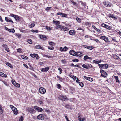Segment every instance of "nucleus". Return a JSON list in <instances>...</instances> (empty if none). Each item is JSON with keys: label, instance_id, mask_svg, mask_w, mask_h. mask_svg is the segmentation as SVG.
Returning a JSON list of instances; mask_svg holds the SVG:
<instances>
[{"label": "nucleus", "instance_id": "f257e3e1", "mask_svg": "<svg viewBox=\"0 0 121 121\" xmlns=\"http://www.w3.org/2000/svg\"><path fill=\"white\" fill-rule=\"evenodd\" d=\"M58 98L62 101L67 100H68L65 95H60Z\"/></svg>", "mask_w": 121, "mask_h": 121}, {"label": "nucleus", "instance_id": "f03ea898", "mask_svg": "<svg viewBox=\"0 0 121 121\" xmlns=\"http://www.w3.org/2000/svg\"><path fill=\"white\" fill-rule=\"evenodd\" d=\"M100 72L101 73V75L102 77H105L107 76V73L105 72L104 70L101 69L100 70Z\"/></svg>", "mask_w": 121, "mask_h": 121}, {"label": "nucleus", "instance_id": "7ed1b4c3", "mask_svg": "<svg viewBox=\"0 0 121 121\" xmlns=\"http://www.w3.org/2000/svg\"><path fill=\"white\" fill-rule=\"evenodd\" d=\"M104 6L105 7H110L111 6V4L110 3L108 2V1H105L103 2Z\"/></svg>", "mask_w": 121, "mask_h": 121}, {"label": "nucleus", "instance_id": "20e7f679", "mask_svg": "<svg viewBox=\"0 0 121 121\" xmlns=\"http://www.w3.org/2000/svg\"><path fill=\"white\" fill-rule=\"evenodd\" d=\"M39 92L41 94H44L46 92V90L43 87H41L39 89Z\"/></svg>", "mask_w": 121, "mask_h": 121}, {"label": "nucleus", "instance_id": "39448f33", "mask_svg": "<svg viewBox=\"0 0 121 121\" xmlns=\"http://www.w3.org/2000/svg\"><path fill=\"white\" fill-rule=\"evenodd\" d=\"M101 25L102 27H104L105 28L108 30H110L112 28V27H111L104 23L102 24Z\"/></svg>", "mask_w": 121, "mask_h": 121}, {"label": "nucleus", "instance_id": "423d86ee", "mask_svg": "<svg viewBox=\"0 0 121 121\" xmlns=\"http://www.w3.org/2000/svg\"><path fill=\"white\" fill-rule=\"evenodd\" d=\"M12 83L16 87L18 88H19L20 87V85L18 83H16L14 80H12Z\"/></svg>", "mask_w": 121, "mask_h": 121}, {"label": "nucleus", "instance_id": "0eeeda50", "mask_svg": "<svg viewBox=\"0 0 121 121\" xmlns=\"http://www.w3.org/2000/svg\"><path fill=\"white\" fill-rule=\"evenodd\" d=\"M37 118L39 120H43L44 119V116L42 114H40L37 116Z\"/></svg>", "mask_w": 121, "mask_h": 121}, {"label": "nucleus", "instance_id": "6e6552de", "mask_svg": "<svg viewBox=\"0 0 121 121\" xmlns=\"http://www.w3.org/2000/svg\"><path fill=\"white\" fill-rule=\"evenodd\" d=\"M49 68L48 67H46L42 68L41 69V71L43 72H47L49 69Z\"/></svg>", "mask_w": 121, "mask_h": 121}, {"label": "nucleus", "instance_id": "1a4fd4ad", "mask_svg": "<svg viewBox=\"0 0 121 121\" xmlns=\"http://www.w3.org/2000/svg\"><path fill=\"white\" fill-rule=\"evenodd\" d=\"M34 108L38 112H41L43 110V109L41 108L38 107L37 106L34 107Z\"/></svg>", "mask_w": 121, "mask_h": 121}, {"label": "nucleus", "instance_id": "9d476101", "mask_svg": "<svg viewBox=\"0 0 121 121\" xmlns=\"http://www.w3.org/2000/svg\"><path fill=\"white\" fill-rule=\"evenodd\" d=\"M76 55L77 56H78L80 57H81L82 56V53L81 52H76Z\"/></svg>", "mask_w": 121, "mask_h": 121}, {"label": "nucleus", "instance_id": "9b49d317", "mask_svg": "<svg viewBox=\"0 0 121 121\" xmlns=\"http://www.w3.org/2000/svg\"><path fill=\"white\" fill-rule=\"evenodd\" d=\"M100 39L104 40L106 42H108V39L106 37L104 36H102L101 37Z\"/></svg>", "mask_w": 121, "mask_h": 121}, {"label": "nucleus", "instance_id": "f8f14e48", "mask_svg": "<svg viewBox=\"0 0 121 121\" xmlns=\"http://www.w3.org/2000/svg\"><path fill=\"white\" fill-rule=\"evenodd\" d=\"M60 29L62 30L63 31H67L69 30L68 28L65 27L61 25Z\"/></svg>", "mask_w": 121, "mask_h": 121}, {"label": "nucleus", "instance_id": "ddd939ff", "mask_svg": "<svg viewBox=\"0 0 121 121\" xmlns=\"http://www.w3.org/2000/svg\"><path fill=\"white\" fill-rule=\"evenodd\" d=\"M69 53L70 55L77 56L76 55V52L74 51L73 50H71L69 51Z\"/></svg>", "mask_w": 121, "mask_h": 121}, {"label": "nucleus", "instance_id": "4468645a", "mask_svg": "<svg viewBox=\"0 0 121 121\" xmlns=\"http://www.w3.org/2000/svg\"><path fill=\"white\" fill-rule=\"evenodd\" d=\"M35 48L37 49L39 48L42 50H44V48L42 46L40 45H37L35 46Z\"/></svg>", "mask_w": 121, "mask_h": 121}, {"label": "nucleus", "instance_id": "2eb2a0df", "mask_svg": "<svg viewBox=\"0 0 121 121\" xmlns=\"http://www.w3.org/2000/svg\"><path fill=\"white\" fill-rule=\"evenodd\" d=\"M84 78L85 79H86L87 80H88L90 81H93V78H91L87 77L86 76H84Z\"/></svg>", "mask_w": 121, "mask_h": 121}, {"label": "nucleus", "instance_id": "dca6fc26", "mask_svg": "<svg viewBox=\"0 0 121 121\" xmlns=\"http://www.w3.org/2000/svg\"><path fill=\"white\" fill-rule=\"evenodd\" d=\"M14 18L17 22L19 21L20 20V17L17 15H16V16Z\"/></svg>", "mask_w": 121, "mask_h": 121}, {"label": "nucleus", "instance_id": "f3484780", "mask_svg": "<svg viewBox=\"0 0 121 121\" xmlns=\"http://www.w3.org/2000/svg\"><path fill=\"white\" fill-rule=\"evenodd\" d=\"M29 112L31 113H34L35 112V111L34 109L32 108H30L29 110Z\"/></svg>", "mask_w": 121, "mask_h": 121}, {"label": "nucleus", "instance_id": "a211bd4d", "mask_svg": "<svg viewBox=\"0 0 121 121\" xmlns=\"http://www.w3.org/2000/svg\"><path fill=\"white\" fill-rule=\"evenodd\" d=\"M69 33L71 35H74L75 33V32L74 30H71L69 31Z\"/></svg>", "mask_w": 121, "mask_h": 121}, {"label": "nucleus", "instance_id": "6ab92c4d", "mask_svg": "<svg viewBox=\"0 0 121 121\" xmlns=\"http://www.w3.org/2000/svg\"><path fill=\"white\" fill-rule=\"evenodd\" d=\"M84 60H86L87 59H89L91 60L92 59L91 57H88L87 55H85L84 57Z\"/></svg>", "mask_w": 121, "mask_h": 121}, {"label": "nucleus", "instance_id": "aec40b11", "mask_svg": "<svg viewBox=\"0 0 121 121\" xmlns=\"http://www.w3.org/2000/svg\"><path fill=\"white\" fill-rule=\"evenodd\" d=\"M40 38L42 39H43L44 40H46V37L44 35H40Z\"/></svg>", "mask_w": 121, "mask_h": 121}, {"label": "nucleus", "instance_id": "412c9836", "mask_svg": "<svg viewBox=\"0 0 121 121\" xmlns=\"http://www.w3.org/2000/svg\"><path fill=\"white\" fill-rule=\"evenodd\" d=\"M5 20L7 22H12V23H13V21L10 18H8L7 17H6L5 18Z\"/></svg>", "mask_w": 121, "mask_h": 121}, {"label": "nucleus", "instance_id": "4be33fe9", "mask_svg": "<svg viewBox=\"0 0 121 121\" xmlns=\"http://www.w3.org/2000/svg\"><path fill=\"white\" fill-rule=\"evenodd\" d=\"M114 78L116 80V82H117L118 83H120V82L118 80V76H114Z\"/></svg>", "mask_w": 121, "mask_h": 121}, {"label": "nucleus", "instance_id": "5701e85b", "mask_svg": "<svg viewBox=\"0 0 121 121\" xmlns=\"http://www.w3.org/2000/svg\"><path fill=\"white\" fill-rule=\"evenodd\" d=\"M53 23L55 24L59 25L60 24L59 21H58L53 20Z\"/></svg>", "mask_w": 121, "mask_h": 121}, {"label": "nucleus", "instance_id": "b1692460", "mask_svg": "<svg viewBox=\"0 0 121 121\" xmlns=\"http://www.w3.org/2000/svg\"><path fill=\"white\" fill-rule=\"evenodd\" d=\"M108 67V65L107 64H103V69H106Z\"/></svg>", "mask_w": 121, "mask_h": 121}, {"label": "nucleus", "instance_id": "393cba45", "mask_svg": "<svg viewBox=\"0 0 121 121\" xmlns=\"http://www.w3.org/2000/svg\"><path fill=\"white\" fill-rule=\"evenodd\" d=\"M21 57L23 59H28V57L25 55H22L21 56Z\"/></svg>", "mask_w": 121, "mask_h": 121}, {"label": "nucleus", "instance_id": "a878e982", "mask_svg": "<svg viewBox=\"0 0 121 121\" xmlns=\"http://www.w3.org/2000/svg\"><path fill=\"white\" fill-rule=\"evenodd\" d=\"M109 17H111L113 18H114L115 19H117V18L116 17L114 16V15L112 14H110L109 15Z\"/></svg>", "mask_w": 121, "mask_h": 121}, {"label": "nucleus", "instance_id": "bb28decb", "mask_svg": "<svg viewBox=\"0 0 121 121\" xmlns=\"http://www.w3.org/2000/svg\"><path fill=\"white\" fill-rule=\"evenodd\" d=\"M87 67H88V68L87 69H88L89 68H91L92 67V65L90 64H88L86 65Z\"/></svg>", "mask_w": 121, "mask_h": 121}, {"label": "nucleus", "instance_id": "cd10ccee", "mask_svg": "<svg viewBox=\"0 0 121 121\" xmlns=\"http://www.w3.org/2000/svg\"><path fill=\"white\" fill-rule=\"evenodd\" d=\"M9 31L10 32H12L13 33H14L15 32V30L13 28L11 29H9Z\"/></svg>", "mask_w": 121, "mask_h": 121}, {"label": "nucleus", "instance_id": "c85d7f7f", "mask_svg": "<svg viewBox=\"0 0 121 121\" xmlns=\"http://www.w3.org/2000/svg\"><path fill=\"white\" fill-rule=\"evenodd\" d=\"M10 108L13 111L16 108L14 106L12 105H11L10 106Z\"/></svg>", "mask_w": 121, "mask_h": 121}, {"label": "nucleus", "instance_id": "c756f323", "mask_svg": "<svg viewBox=\"0 0 121 121\" xmlns=\"http://www.w3.org/2000/svg\"><path fill=\"white\" fill-rule=\"evenodd\" d=\"M6 65H7L9 66L11 68H12V67H13L11 65V64H10V63H9V62H7L6 63Z\"/></svg>", "mask_w": 121, "mask_h": 121}, {"label": "nucleus", "instance_id": "7c9ffc66", "mask_svg": "<svg viewBox=\"0 0 121 121\" xmlns=\"http://www.w3.org/2000/svg\"><path fill=\"white\" fill-rule=\"evenodd\" d=\"M13 112L14 114L17 115V114L18 113L17 112V109L16 108L13 111Z\"/></svg>", "mask_w": 121, "mask_h": 121}, {"label": "nucleus", "instance_id": "2f4dec72", "mask_svg": "<svg viewBox=\"0 0 121 121\" xmlns=\"http://www.w3.org/2000/svg\"><path fill=\"white\" fill-rule=\"evenodd\" d=\"M46 28L48 30L50 31L52 29V27H48V26H46Z\"/></svg>", "mask_w": 121, "mask_h": 121}, {"label": "nucleus", "instance_id": "473e14b6", "mask_svg": "<svg viewBox=\"0 0 121 121\" xmlns=\"http://www.w3.org/2000/svg\"><path fill=\"white\" fill-rule=\"evenodd\" d=\"M57 77L58 79L60 81H62L63 80V78H61L59 76H57Z\"/></svg>", "mask_w": 121, "mask_h": 121}, {"label": "nucleus", "instance_id": "72a5a7b5", "mask_svg": "<svg viewBox=\"0 0 121 121\" xmlns=\"http://www.w3.org/2000/svg\"><path fill=\"white\" fill-rule=\"evenodd\" d=\"M61 25H56L55 26V28L57 29L59 28L60 29V28L61 27Z\"/></svg>", "mask_w": 121, "mask_h": 121}, {"label": "nucleus", "instance_id": "f704fd0d", "mask_svg": "<svg viewBox=\"0 0 121 121\" xmlns=\"http://www.w3.org/2000/svg\"><path fill=\"white\" fill-rule=\"evenodd\" d=\"M81 4L84 6L85 7H86V4L85 2H82V1H81Z\"/></svg>", "mask_w": 121, "mask_h": 121}, {"label": "nucleus", "instance_id": "c9c22d12", "mask_svg": "<svg viewBox=\"0 0 121 121\" xmlns=\"http://www.w3.org/2000/svg\"><path fill=\"white\" fill-rule=\"evenodd\" d=\"M27 41L30 44H31L32 43V40L30 39H28L27 40Z\"/></svg>", "mask_w": 121, "mask_h": 121}, {"label": "nucleus", "instance_id": "e433bc0d", "mask_svg": "<svg viewBox=\"0 0 121 121\" xmlns=\"http://www.w3.org/2000/svg\"><path fill=\"white\" fill-rule=\"evenodd\" d=\"M80 86L81 87H83L84 86V84L82 82H78Z\"/></svg>", "mask_w": 121, "mask_h": 121}, {"label": "nucleus", "instance_id": "4c0bfd02", "mask_svg": "<svg viewBox=\"0 0 121 121\" xmlns=\"http://www.w3.org/2000/svg\"><path fill=\"white\" fill-rule=\"evenodd\" d=\"M35 26V24L32 23L29 26V27L30 28H32L34 27Z\"/></svg>", "mask_w": 121, "mask_h": 121}, {"label": "nucleus", "instance_id": "58836bf2", "mask_svg": "<svg viewBox=\"0 0 121 121\" xmlns=\"http://www.w3.org/2000/svg\"><path fill=\"white\" fill-rule=\"evenodd\" d=\"M76 20L78 22H80L81 21V19L78 17H77L76 18Z\"/></svg>", "mask_w": 121, "mask_h": 121}, {"label": "nucleus", "instance_id": "ea45409f", "mask_svg": "<svg viewBox=\"0 0 121 121\" xmlns=\"http://www.w3.org/2000/svg\"><path fill=\"white\" fill-rule=\"evenodd\" d=\"M93 62L94 63H95L96 64L99 63V62H98V61L96 60H93Z\"/></svg>", "mask_w": 121, "mask_h": 121}, {"label": "nucleus", "instance_id": "a19ab883", "mask_svg": "<svg viewBox=\"0 0 121 121\" xmlns=\"http://www.w3.org/2000/svg\"><path fill=\"white\" fill-rule=\"evenodd\" d=\"M82 66L83 67L86 68V69H87L88 68V67H87L86 65L84 64L82 65Z\"/></svg>", "mask_w": 121, "mask_h": 121}, {"label": "nucleus", "instance_id": "79ce46f5", "mask_svg": "<svg viewBox=\"0 0 121 121\" xmlns=\"http://www.w3.org/2000/svg\"><path fill=\"white\" fill-rule=\"evenodd\" d=\"M98 65L99 66V67L100 69L103 68V64H99Z\"/></svg>", "mask_w": 121, "mask_h": 121}, {"label": "nucleus", "instance_id": "37998d69", "mask_svg": "<svg viewBox=\"0 0 121 121\" xmlns=\"http://www.w3.org/2000/svg\"><path fill=\"white\" fill-rule=\"evenodd\" d=\"M48 48L50 49L51 50H53L54 49V48L52 46L49 47L48 46Z\"/></svg>", "mask_w": 121, "mask_h": 121}, {"label": "nucleus", "instance_id": "c03bdc74", "mask_svg": "<svg viewBox=\"0 0 121 121\" xmlns=\"http://www.w3.org/2000/svg\"><path fill=\"white\" fill-rule=\"evenodd\" d=\"M35 54H30V56L34 58L35 57Z\"/></svg>", "mask_w": 121, "mask_h": 121}, {"label": "nucleus", "instance_id": "a18cd8bd", "mask_svg": "<svg viewBox=\"0 0 121 121\" xmlns=\"http://www.w3.org/2000/svg\"><path fill=\"white\" fill-rule=\"evenodd\" d=\"M72 61L73 62H78L79 60L78 59H73L72 60Z\"/></svg>", "mask_w": 121, "mask_h": 121}, {"label": "nucleus", "instance_id": "49530a36", "mask_svg": "<svg viewBox=\"0 0 121 121\" xmlns=\"http://www.w3.org/2000/svg\"><path fill=\"white\" fill-rule=\"evenodd\" d=\"M44 56L48 57V58H51L52 57L51 56H48L46 55H44Z\"/></svg>", "mask_w": 121, "mask_h": 121}, {"label": "nucleus", "instance_id": "de8ad7c7", "mask_svg": "<svg viewBox=\"0 0 121 121\" xmlns=\"http://www.w3.org/2000/svg\"><path fill=\"white\" fill-rule=\"evenodd\" d=\"M61 15V16L63 17H66L67 16V14L62 13Z\"/></svg>", "mask_w": 121, "mask_h": 121}, {"label": "nucleus", "instance_id": "09e8293b", "mask_svg": "<svg viewBox=\"0 0 121 121\" xmlns=\"http://www.w3.org/2000/svg\"><path fill=\"white\" fill-rule=\"evenodd\" d=\"M66 108L68 109H69L70 108V106L68 105H66L65 106Z\"/></svg>", "mask_w": 121, "mask_h": 121}, {"label": "nucleus", "instance_id": "8fccbe9b", "mask_svg": "<svg viewBox=\"0 0 121 121\" xmlns=\"http://www.w3.org/2000/svg\"><path fill=\"white\" fill-rule=\"evenodd\" d=\"M71 2L73 4V5H76L77 4V3L76 2H74L73 0H72Z\"/></svg>", "mask_w": 121, "mask_h": 121}, {"label": "nucleus", "instance_id": "3c124183", "mask_svg": "<svg viewBox=\"0 0 121 121\" xmlns=\"http://www.w3.org/2000/svg\"><path fill=\"white\" fill-rule=\"evenodd\" d=\"M60 51L61 52L65 51L64 48H62L61 47H60Z\"/></svg>", "mask_w": 121, "mask_h": 121}, {"label": "nucleus", "instance_id": "603ef678", "mask_svg": "<svg viewBox=\"0 0 121 121\" xmlns=\"http://www.w3.org/2000/svg\"><path fill=\"white\" fill-rule=\"evenodd\" d=\"M96 30V31L98 32H99L101 33V30L99 29L96 28V30Z\"/></svg>", "mask_w": 121, "mask_h": 121}, {"label": "nucleus", "instance_id": "864d4df0", "mask_svg": "<svg viewBox=\"0 0 121 121\" xmlns=\"http://www.w3.org/2000/svg\"><path fill=\"white\" fill-rule=\"evenodd\" d=\"M49 44L50 45H53V44L55 45V44L53 42H50L49 43Z\"/></svg>", "mask_w": 121, "mask_h": 121}, {"label": "nucleus", "instance_id": "5fc2aeb1", "mask_svg": "<svg viewBox=\"0 0 121 121\" xmlns=\"http://www.w3.org/2000/svg\"><path fill=\"white\" fill-rule=\"evenodd\" d=\"M58 70L60 71L59 73L60 74H61L62 73V69L60 68H58Z\"/></svg>", "mask_w": 121, "mask_h": 121}, {"label": "nucleus", "instance_id": "6e6d98bb", "mask_svg": "<svg viewBox=\"0 0 121 121\" xmlns=\"http://www.w3.org/2000/svg\"><path fill=\"white\" fill-rule=\"evenodd\" d=\"M114 57L115 58L118 59L119 58V56L117 55H114Z\"/></svg>", "mask_w": 121, "mask_h": 121}, {"label": "nucleus", "instance_id": "4d7b16f0", "mask_svg": "<svg viewBox=\"0 0 121 121\" xmlns=\"http://www.w3.org/2000/svg\"><path fill=\"white\" fill-rule=\"evenodd\" d=\"M17 51L18 52L20 53L22 52V51L21 49L19 48L17 50Z\"/></svg>", "mask_w": 121, "mask_h": 121}, {"label": "nucleus", "instance_id": "13d9d810", "mask_svg": "<svg viewBox=\"0 0 121 121\" xmlns=\"http://www.w3.org/2000/svg\"><path fill=\"white\" fill-rule=\"evenodd\" d=\"M35 57L36 59H38L39 58V57L38 56V55L37 54H35Z\"/></svg>", "mask_w": 121, "mask_h": 121}, {"label": "nucleus", "instance_id": "bf43d9fd", "mask_svg": "<svg viewBox=\"0 0 121 121\" xmlns=\"http://www.w3.org/2000/svg\"><path fill=\"white\" fill-rule=\"evenodd\" d=\"M2 47L4 48L5 49L7 47V46L6 44H3L2 45Z\"/></svg>", "mask_w": 121, "mask_h": 121}, {"label": "nucleus", "instance_id": "052dcab7", "mask_svg": "<svg viewBox=\"0 0 121 121\" xmlns=\"http://www.w3.org/2000/svg\"><path fill=\"white\" fill-rule=\"evenodd\" d=\"M72 78L74 80H76V77L75 76L73 75L72 77Z\"/></svg>", "mask_w": 121, "mask_h": 121}, {"label": "nucleus", "instance_id": "680f3d73", "mask_svg": "<svg viewBox=\"0 0 121 121\" xmlns=\"http://www.w3.org/2000/svg\"><path fill=\"white\" fill-rule=\"evenodd\" d=\"M23 117L22 116H21V117L20 118L19 121H23Z\"/></svg>", "mask_w": 121, "mask_h": 121}, {"label": "nucleus", "instance_id": "e2e57ef3", "mask_svg": "<svg viewBox=\"0 0 121 121\" xmlns=\"http://www.w3.org/2000/svg\"><path fill=\"white\" fill-rule=\"evenodd\" d=\"M57 88L58 89H60V88L61 87V85H60V84H57Z\"/></svg>", "mask_w": 121, "mask_h": 121}, {"label": "nucleus", "instance_id": "0e129e2a", "mask_svg": "<svg viewBox=\"0 0 121 121\" xmlns=\"http://www.w3.org/2000/svg\"><path fill=\"white\" fill-rule=\"evenodd\" d=\"M70 90L72 91H73L75 90V88L73 87H70Z\"/></svg>", "mask_w": 121, "mask_h": 121}, {"label": "nucleus", "instance_id": "69168bd1", "mask_svg": "<svg viewBox=\"0 0 121 121\" xmlns=\"http://www.w3.org/2000/svg\"><path fill=\"white\" fill-rule=\"evenodd\" d=\"M64 48V49L65 51H66L68 49V48L66 46H65Z\"/></svg>", "mask_w": 121, "mask_h": 121}, {"label": "nucleus", "instance_id": "338daca9", "mask_svg": "<svg viewBox=\"0 0 121 121\" xmlns=\"http://www.w3.org/2000/svg\"><path fill=\"white\" fill-rule=\"evenodd\" d=\"M5 50H6L8 52H9V49L8 48V47H7L6 48H5Z\"/></svg>", "mask_w": 121, "mask_h": 121}, {"label": "nucleus", "instance_id": "774afa93", "mask_svg": "<svg viewBox=\"0 0 121 121\" xmlns=\"http://www.w3.org/2000/svg\"><path fill=\"white\" fill-rule=\"evenodd\" d=\"M23 65L26 68H28V66L26 65L25 64H23Z\"/></svg>", "mask_w": 121, "mask_h": 121}]
</instances>
